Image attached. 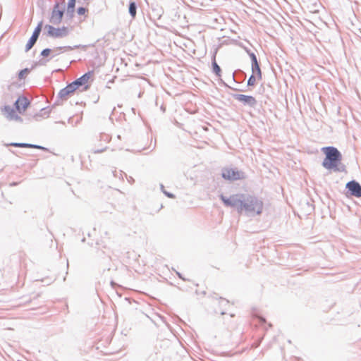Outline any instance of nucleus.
<instances>
[{"label":"nucleus","mask_w":361,"mask_h":361,"mask_svg":"<svg viewBox=\"0 0 361 361\" xmlns=\"http://www.w3.org/2000/svg\"><path fill=\"white\" fill-rule=\"evenodd\" d=\"M219 197L225 206L233 208L238 214L252 217L262 213L263 201L255 195L237 193L228 197L221 195Z\"/></svg>","instance_id":"1"},{"label":"nucleus","mask_w":361,"mask_h":361,"mask_svg":"<svg viewBox=\"0 0 361 361\" xmlns=\"http://www.w3.org/2000/svg\"><path fill=\"white\" fill-rule=\"evenodd\" d=\"M325 157L322 163L324 168L327 170H333L335 172H345L346 167L341 163L342 154L341 152L334 146H327L322 148Z\"/></svg>","instance_id":"2"},{"label":"nucleus","mask_w":361,"mask_h":361,"mask_svg":"<svg viewBox=\"0 0 361 361\" xmlns=\"http://www.w3.org/2000/svg\"><path fill=\"white\" fill-rule=\"evenodd\" d=\"M221 177L229 181H235L245 178V174L243 171L237 168H223L221 169Z\"/></svg>","instance_id":"3"},{"label":"nucleus","mask_w":361,"mask_h":361,"mask_svg":"<svg viewBox=\"0 0 361 361\" xmlns=\"http://www.w3.org/2000/svg\"><path fill=\"white\" fill-rule=\"evenodd\" d=\"M44 29L47 30L46 35L52 38H63L69 34V28L66 26L55 27L51 25H46Z\"/></svg>","instance_id":"4"},{"label":"nucleus","mask_w":361,"mask_h":361,"mask_svg":"<svg viewBox=\"0 0 361 361\" xmlns=\"http://www.w3.org/2000/svg\"><path fill=\"white\" fill-rule=\"evenodd\" d=\"M93 73L94 71H89L72 82L77 90L81 88L80 91H86L90 88V85L87 84V82Z\"/></svg>","instance_id":"5"},{"label":"nucleus","mask_w":361,"mask_h":361,"mask_svg":"<svg viewBox=\"0 0 361 361\" xmlns=\"http://www.w3.org/2000/svg\"><path fill=\"white\" fill-rule=\"evenodd\" d=\"M347 195L361 197V185L355 180L348 181L345 185Z\"/></svg>","instance_id":"6"},{"label":"nucleus","mask_w":361,"mask_h":361,"mask_svg":"<svg viewBox=\"0 0 361 361\" xmlns=\"http://www.w3.org/2000/svg\"><path fill=\"white\" fill-rule=\"evenodd\" d=\"M64 7L61 9L59 8V4L56 2L52 9L49 22L54 25H59L61 23L64 15Z\"/></svg>","instance_id":"7"},{"label":"nucleus","mask_w":361,"mask_h":361,"mask_svg":"<svg viewBox=\"0 0 361 361\" xmlns=\"http://www.w3.org/2000/svg\"><path fill=\"white\" fill-rule=\"evenodd\" d=\"M232 97L241 102L244 106H248L250 107H255L257 102L256 99L251 95H245L241 94H233Z\"/></svg>","instance_id":"8"},{"label":"nucleus","mask_w":361,"mask_h":361,"mask_svg":"<svg viewBox=\"0 0 361 361\" xmlns=\"http://www.w3.org/2000/svg\"><path fill=\"white\" fill-rule=\"evenodd\" d=\"M42 25H43V21L41 20L40 22H39V23L35 28L31 37H30V39H28V41L25 45V51L26 52L28 51L29 50H30L34 47L35 43L37 42V41L39 38V36L41 33Z\"/></svg>","instance_id":"9"},{"label":"nucleus","mask_w":361,"mask_h":361,"mask_svg":"<svg viewBox=\"0 0 361 361\" xmlns=\"http://www.w3.org/2000/svg\"><path fill=\"white\" fill-rule=\"evenodd\" d=\"M251 70L252 74L257 75V80H262V73L256 55L251 56Z\"/></svg>","instance_id":"10"},{"label":"nucleus","mask_w":361,"mask_h":361,"mask_svg":"<svg viewBox=\"0 0 361 361\" xmlns=\"http://www.w3.org/2000/svg\"><path fill=\"white\" fill-rule=\"evenodd\" d=\"M86 47H87L86 45H81V44H78V45H75L73 47L72 46L57 47H55L54 49H53V54L51 56V59L54 58L55 56H58L59 54H60V53H62L63 51H71L75 49H79V48H82V49H85Z\"/></svg>","instance_id":"11"},{"label":"nucleus","mask_w":361,"mask_h":361,"mask_svg":"<svg viewBox=\"0 0 361 361\" xmlns=\"http://www.w3.org/2000/svg\"><path fill=\"white\" fill-rule=\"evenodd\" d=\"M30 104V102L26 97L21 96L17 99L14 103V105L16 110L20 114L25 111Z\"/></svg>","instance_id":"12"},{"label":"nucleus","mask_w":361,"mask_h":361,"mask_svg":"<svg viewBox=\"0 0 361 361\" xmlns=\"http://www.w3.org/2000/svg\"><path fill=\"white\" fill-rule=\"evenodd\" d=\"M51 52H53V49L50 48L44 49L40 53V56L43 58L32 65V68H34L36 66H45L47 63L51 59V57L49 59H46L50 55Z\"/></svg>","instance_id":"13"},{"label":"nucleus","mask_w":361,"mask_h":361,"mask_svg":"<svg viewBox=\"0 0 361 361\" xmlns=\"http://www.w3.org/2000/svg\"><path fill=\"white\" fill-rule=\"evenodd\" d=\"M77 89L71 82L59 91L58 97L62 99H66V97L73 93Z\"/></svg>","instance_id":"14"},{"label":"nucleus","mask_w":361,"mask_h":361,"mask_svg":"<svg viewBox=\"0 0 361 361\" xmlns=\"http://www.w3.org/2000/svg\"><path fill=\"white\" fill-rule=\"evenodd\" d=\"M212 73H214L217 77L221 76V68L216 63V54H214L212 58Z\"/></svg>","instance_id":"15"},{"label":"nucleus","mask_w":361,"mask_h":361,"mask_svg":"<svg viewBox=\"0 0 361 361\" xmlns=\"http://www.w3.org/2000/svg\"><path fill=\"white\" fill-rule=\"evenodd\" d=\"M137 6L135 1H130L128 5V13L130 16L134 19L137 15Z\"/></svg>","instance_id":"16"},{"label":"nucleus","mask_w":361,"mask_h":361,"mask_svg":"<svg viewBox=\"0 0 361 361\" xmlns=\"http://www.w3.org/2000/svg\"><path fill=\"white\" fill-rule=\"evenodd\" d=\"M4 110L6 113L8 114V116H7V118L9 119V120H11V118L14 116L16 113L15 110L11 108L10 106H4Z\"/></svg>","instance_id":"17"},{"label":"nucleus","mask_w":361,"mask_h":361,"mask_svg":"<svg viewBox=\"0 0 361 361\" xmlns=\"http://www.w3.org/2000/svg\"><path fill=\"white\" fill-rule=\"evenodd\" d=\"M25 148H33V149H42L44 151H48V149L43 146L36 145V144L26 143V142H25Z\"/></svg>","instance_id":"18"},{"label":"nucleus","mask_w":361,"mask_h":361,"mask_svg":"<svg viewBox=\"0 0 361 361\" xmlns=\"http://www.w3.org/2000/svg\"><path fill=\"white\" fill-rule=\"evenodd\" d=\"M32 69V68H25L24 69L20 70L18 75V79L19 80L23 79L25 78V75L26 74H28Z\"/></svg>","instance_id":"19"},{"label":"nucleus","mask_w":361,"mask_h":361,"mask_svg":"<svg viewBox=\"0 0 361 361\" xmlns=\"http://www.w3.org/2000/svg\"><path fill=\"white\" fill-rule=\"evenodd\" d=\"M257 80V75H255L253 74H252L248 80H247V85L248 87L250 86H254L255 85V82H256V80Z\"/></svg>","instance_id":"20"},{"label":"nucleus","mask_w":361,"mask_h":361,"mask_svg":"<svg viewBox=\"0 0 361 361\" xmlns=\"http://www.w3.org/2000/svg\"><path fill=\"white\" fill-rule=\"evenodd\" d=\"M160 189L161 190V192L167 197H169V198H175V195L170 192H168L166 190H165L164 189V186L163 184H160Z\"/></svg>","instance_id":"21"},{"label":"nucleus","mask_w":361,"mask_h":361,"mask_svg":"<svg viewBox=\"0 0 361 361\" xmlns=\"http://www.w3.org/2000/svg\"><path fill=\"white\" fill-rule=\"evenodd\" d=\"M25 142H11L7 144L6 146H13L16 147H23L25 148Z\"/></svg>","instance_id":"22"},{"label":"nucleus","mask_w":361,"mask_h":361,"mask_svg":"<svg viewBox=\"0 0 361 361\" xmlns=\"http://www.w3.org/2000/svg\"><path fill=\"white\" fill-rule=\"evenodd\" d=\"M75 13V8H71V9H68V7H67L66 9V16L71 19L74 16Z\"/></svg>","instance_id":"23"},{"label":"nucleus","mask_w":361,"mask_h":361,"mask_svg":"<svg viewBox=\"0 0 361 361\" xmlns=\"http://www.w3.org/2000/svg\"><path fill=\"white\" fill-rule=\"evenodd\" d=\"M87 11H88V9L86 8L85 7H82V6L78 7L77 9V13L80 16L84 15Z\"/></svg>","instance_id":"24"},{"label":"nucleus","mask_w":361,"mask_h":361,"mask_svg":"<svg viewBox=\"0 0 361 361\" xmlns=\"http://www.w3.org/2000/svg\"><path fill=\"white\" fill-rule=\"evenodd\" d=\"M219 305L221 307H225L226 306L229 305V301L224 298H220Z\"/></svg>","instance_id":"25"},{"label":"nucleus","mask_w":361,"mask_h":361,"mask_svg":"<svg viewBox=\"0 0 361 361\" xmlns=\"http://www.w3.org/2000/svg\"><path fill=\"white\" fill-rule=\"evenodd\" d=\"M75 1L76 0H68L67 4V7H68V9H71V8H75Z\"/></svg>","instance_id":"26"},{"label":"nucleus","mask_w":361,"mask_h":361,"mask_svg":"<svg viewBox=\"0 0 361 361\" xmlns=\"http://www.w3.org/2000/svg\"><path fill=\"white\" fill-rule=\"evenodd\" d=\"M106 149H107V147H104L101 149H92V151L94 154H98V153L104 152V151L106 150Z\"/></svg>","instance_id":"27"},{"label":"nucleus","mask_w":361,"mask_h":361,"mask_svg":"<svg viewBox=\"0 0 361 361\" xmlns=\"http://www.w3.org/2000/svg\"><path fill=\"white\" fill-rule=\"evenodd\" d=\"M100 138H101V140L105 141L106 142H108L110 140V137L107 134H101Z\"/></svg>","instance_id":"28"},{"label":"nucleus","mask_w":361,"mask_h":361,"mask_svg":"<svg viewBox=\"0 0 361 361\" xmlns=\"http://www.w3.org/2000/svg\"><path fill=\"white\" fill-rule=\"evenodd\" d=\"M11 120H15L19 122L23 121V118L20 116H19L17 114H14V116L11 118Z\"/></svg>","instance_id":"29"},{"label":"nucleus","mask_w":361,"mask_h":361,"mask_svg":"<svg viewBox=\"0 0 361 361\" xmlns=\"http://www.w3.org/2000/svg\"><path fill=\"white\" fill-rule=\"evenodd\" d=\"M245 51H246V53L249 55L250 58L251 59V56L252 55H255V54L254 52H252L250 51V49H247V48H245Z\"/></svg>","instance_id":"30"},{"label":"nucleus","mask_w":361,"mask_h":361,"mask_svg":"<svg viewBox=\"0 0 361 361\" xmlns=\"http://www.w3.org/2000/svg\"><path fill=\"white\" fill-rule=\"evenodd\" d=\"M259 322L263 324L264 323H266V319L265 318L262 317H259Z\"/></svg>","instance_id":"31"},{"label":"nucleus","mask_w":361,"mask_h":361,"mask_svg":"<svg viewBox=\"0 0 361 361\" xmlns=\"http://www.w3.org/2000/svg\"><path fill=\"white\" fill-rule=\"evenodd\" d=\"M176 273L178 278L181 279L183 281H186L185 279L183 277L182 274L180 272L176 271Z\"/></svg>","instance_id":"32"},{"label":"nucleus","mask_w":361,"mask_h":361,"mask_svg":"<svg viewBox=\"0 0 361 361\" xmlns=\"http://www.w3.org/2000/svg\"><path fill=\"white\" fill-rule=\"evenodd\" d=\"M18 184V183L16 182H13L10 184L11 186H13V185H16Z\"/></svg>","instance_id":"33"},{"label":"nucleus","mask_w":361,"mask_h":361,"mask_svg":"<svg viewBox=\"0 0 361 361\" xmlns=\"http://www.w3.org/2000/svg\"><path fill=\"white\" fill-rule=\"evenodd\" d=\"M260 341L255 345V348H257L259 345Z\"/></svg>","instance_id":"34"},{"label":"nucleus","mask_w":361,"mask_h":361,"mask_svg":"<svg viewBox=\"0 0 361 361\" xmlns=\"http://www.w3.org/2000/svg\"><path fill=\"white\" fill-rule=\"evenodd\" d=\"M226 314V312L224 311L221 312V314Z\"/></svg>","instance_id":"35"},{"label":"nucleus","mask_w":361,"mask_h":361,"mask_svg":"<svg viewBox=\"0 0 361 361\" xmlns=\"http://www.w3.org/2000/svg\"><path fill=\"white\" fill-rule=\"evenodd\" d=\"M130 180L134 181V179H133V177H130Z\"/></svg>","instance_id":"36"},{"label":"nucleus","mask_w":361,"mask_h":361,"mask_svg":"<svg viewBox=\"0 0 361 361\" xmlns=\"http://www.w3.org/2000/svg\"><path fill=\"white\" fill-rule=\"evenodd\" d=\"M130 180L134 181V179H133V177H130Z\"/></svg>","instance_id":"37"},{"label":"nucleus","mask_w":361,"mask_h":361,"mask_svg":"<svg viewBox=\"0 0 361 361\" xmlns=\"http://www.w3.org/2000/svg\"><path fill=\"white\" fill-rule=\"evenodd\" d=\"M130 180L134 181V179H133V177H130Z\"/></svg>","instance_id":"38"},{"label":"nucleus","mask_w":361,"mask_h":361,"mask_svg":"<svg viewBox=\"0 0 361 361\" xmlns=\"http://www.w3.org/2000/svg\"><path fill=\"white\" fill-rule=\"evenodd\" d=\"M232 90H238V89H236V88H232Z\"/></svg>","instance_id":"39"},{"label":"nucleus","mask_w":361,"mask_h":361,"mask_svg":"<svg viewBox=\"0 0 361 361\" xmlns=\"http://www.w3.org/2000/svg\"><path fill=\"white\" fill-rule=\"evenodd\" d=\"M233 80H235V76H234V74H233Z\"/></svg>","instance_id":"40"}]
</instances>
